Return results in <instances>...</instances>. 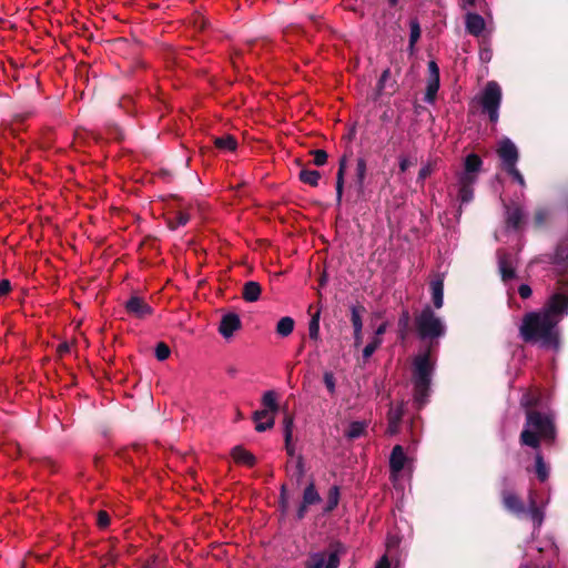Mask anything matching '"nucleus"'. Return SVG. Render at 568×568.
<instances>
[{
  "mask_svg": "<svg viewBox=\"0 0 568 568\" xmlns=\"http://www.w3.org/2000/svg\"><path fill=\"white\" fill-rule=\"evenodd\" d=\"M434 364L429 353L419 354L414 358L413 383L414 402L420 408L429 396L430 377Z\"/></svg>",
  "mask_w": 568,
  "mask_h": 568,
  "instance_id": "obj_3",
  "label": "nucleus"
},
{
  "mask_svg": "<svg viewBox=\"0 0 568 568\" xmlns=\"http://www.w3.org/2000/svg\"><path fill=\"white\" fill-rule=\"evenodd\" d=\"M433 172V168L430 164L424 165L418 173V180L424 181L426 178H428Z\"/></svg>",
  "mask_w": 568,
  "mask_h": 568,
  "instance_id": "obj_47",
  "label": "nucleus"
},
{
  "mask_svg": "<svg viewBox=\"0 0 568 568\" xmlns=\"http://www.w3.org/2000/svg\"><path fill=\"white\" fill-rule=\"evenodd\" d=\"M11 284L8 280L0 281V295H6L10 292Z\"/></svg>",
  "mask_w": 568,
  "mask_h": 568,
  "instance_id": "obj_50",
  "label": "nucleus"
},
{
  "mask_svg": "<svg viewBox=\"0 0 568 568\" xmlns=\"http://www.w3.org/2000/svg\"><path fill=\"white\" fill-rule=\"evenodd\" d=\"M514 258L506 252H498V268L504 282H507L515 276Z\"/></svg>",
  "mask_w": 568,
  "mask_h": 568,
  "instance_id": "obj_14",
  "label": "nucleus"
},
{
  "mask_svg": "<svg viewBox=\"0 0 568 568\" xmlns=\"http://www.w3.org/2000/svg\"><path fill=\"white\" fill-rule=\"evenodd\" d=\"M338 501H339V489L337 486H333L328 490L327 504L325 507V511H332L334 508H336V506L338 505Z\"/></svg>",
  "mask_w": 568,
  "mask_h": 568,
  "instance_id": "obj_33",
  "label": "nucleus"
},
{
  "mask_svg": "<svg viewBox=\"0 0 568 568\" xmlns=\"http://www.w3.org/2000/svg\"><path fill=\"white\" fill-rule=\"evenodd\" d=\"M155 356L159 361H164L170 356V348L164 343H159L155 347Z\"/></svg>",
  "mask_w": 568,
  "mask_h": 568,
  "instance_id": "obj_43",
  "label": "nucleus"
},
{
  "mask_svg": "<svg viewBox=\"0 0 568 568\" xmlns=\"http://www.w3.org/2000/svg\"><path fill=\"white\" fill-rule=\"evenodd\" d=\"M415 326L422 339H437L446 334L445 321L437 316L429 305L415 316Z\"/></svg>",
  "mask_w": 568,
  "mask_h": 568,
  "instance_id": "obj_5",
  "label": "nucleus"
},
{
  "mask_svg": "<svg viewBox=\"0 0 568 568\" xmlns=\"http://www.w3.org/2000/svg\"><path fill=\"white\" fill-rule=\"evenodd\" d=\"M409 323H410L409 313H408V311H404L400 314L399 320H398L399 335H400V338H403V339L407 335V332H408V328H409Z\"/></svg>",
  "mask_w": 568,
  "mask_h": 568,
  "instance_id": "obj_35",
  "label": "nucleus"
},
{
  "mask_svg": "<svg viewBox=\"0 0 568 568\" xmlns=\"http://www.w3.org/2000/svg\"><path fill=\"white\" fill-rule=\"evenodd\" d=\"M382 337L374 336L372 341L363 348V359L366 362L375 353V351L382 345Z\"/></svg>",
  "mask_w": 568,
  "mask_h": 568,
  "instance_id": "obj_32",
  "label": "nucleus"
},
{
  "mask_svg": "<svg viewBox=\"0 0 568 568\" xmlns=\"http://www.w3.org/2000/svg\"><path fill=\"white\" fill-rule=\"evenodd\" d=\"M398 544H399V538L396 535H389L387 537L386 547H387L388 551L393 548H396L398 546Z\"/></svg>",
  "mask_w": 568,
  "mask_h": 568,
  "instance_id": "obj_48",
  "label": "nucleus"
},
{
  "mask_svg": "<svg viewBox=\"0 0 568 568\" xmlns=\"http://www.w3.org/2000/svg\"><path fill=\"white\" fill-rule=\"evenodd\" d=\"M351 321L354 328V345L357 347L361 345L363 336V321H362V311L357 306H353L351 308Z\"/></svg>",
  "mask_w": 568,
  "mask_h": 568,
  "instance_id": "obj_19",
  "label": "nucleus"
},
{
  "mask_svg": "<svg viewBox=\"0 0 568 568\" xmlns=\"http://www.w3.org/2000/svg\"><path fill=\"white\" fill-rule=\"evenodd\" d=\"M295 322L290 316L282 317L276 324V333L282 337H287L294 329Z\"/></svg>",
  "mask_w": 568,
  "mask_h": 568,
  "instance_id": "obj_27",
  "label": "nucleus"
},
{
  "mask_svg": "<svg viewBox=\"0 0 568 568\" xmlns=\"http://www.w3.org/2000/svg\"><path fill=\"white\" fill-rule=\"evenodd\" d=\"M284 494H285V487L283 486L282 487V491H281V497H282V500L284 501Z\"/></svg>",
  "mask_w": 568,
  "mask_h": 568,
  "instance_id": "obj_63",
  "label": "nucleus"
},
{
  "mask_svg": "<svg viewBox=\"0 0 568 568\" xmlns=\"http://www.w3.org/2000/svg\"><path fill=\"white\" fill-rule=\"evenodd\" d=\"M503 504L508 511L517 516L526 514V508L521 500L509 490L503 491Z\"/></svg>",
  "mask_w": 568,
  "mask_h": 568,
  "instance_id": "obj_16",
  "label": "nucleus"
},
{
  "mask_svg": "<svg viewBox=\"0 0 568 568\" xmlns=\"http://www.w3.org/2000/svg\"><path fill=\"white\" fill-rule=\"evenodd\" d=\"M232 457L239 464L246 466H253L255 464V457L241 446H236L232 449Z\"/></svg>",
  "mask_w": 568,
  "mask_h": 568,
  "instance_id": "obj_23",
  "label": "nucleus"
},
{
  "mask_svg": "<svg viewBox=\"0 0 568 568\" xmlns=\"http://www.w3.org/2000/svg\"><path fill=\"white\" fill-rule=\"evenodd\" d=\"M262 404L264 408H268L272 413L278 410L277 395L274 390H267L262 396Z\"/></svg>",
  "mask_w": 568,
  "mask_h": 568,
  "instance_id": "obj_28",
  "label": "nucleus"
},
{
  "mask_svg": "<svg viewBox=\"0 0 568 568\" xmlns=\"http://www.w3.org/2000/svg\"><path fill=\"white\" fill-rule=\"evenodd\" d=\"M428 71L429 77L427 80L425 101L433 103L439 89V69L435 61L428 63Z\"/></svg>",
  "mask_w": 568,
  "mask_h": 568,
  "instance_id": "obj_9",
  "label": "nucleus"
},
{
  "mask_svg": "<svg viewBox=\"0 0 568 568\" xmlns=\"http://www.w3.org/2000/svg\"><path fill=\"white\" fill-rule=\"evenodd\" d=\"M493 58V51L489 47H481L479 51V59L484 63H488Z\"/></svg>",
  "mask_w": 568,
  "mask_h": 568,
  "instance_id": "obj_44",
  "label": "nucleus"
},
{
  "mask_svg": "<svg viewBox=\"0 0 568 568\" xmlns=\"http://www.w3.org/2000/svg\"><path fill=\"white\" fill-rule=\"evenodd\" d=\"M310 338L317 341L320 338V313H315L308 323Z\"/></svg>",
  "mask_w": 568,
  "mask_h": 568,
  "instance_id": "obj_34",
  "label": "nucleus"
},
{
  "mask_svg": "<svg viewBox=\"0 0 568 568\" xmlns=\"http://www.w3.org/2000/svg\"><path fill=\"white\" fill-rule=\"evenodd\" d=\"M285 449L290 456H294L295 448L294 445L292 444V438H290L288 442H285Z\"/></svg>",
  "mask_w": 568,
  "mask_h": 568,
  "instance_id": "obj_53",
  "label": "nucleus"
},
{
  "mask_svg": "<svg viewBox=\"0 0 568 568\" xmlns=\"http://www.w3.org/2000/svg\"><path fill=\"white\" fill-rule=\"evenodd\" d=\"M274 414L275 413H272L268 408L254 412L253 420L255 422V429L258 433L271 429L275 423Z\"/></svg>",
  "mask_w": 568,
  "mask_h": 568,
  "instance_id": "obj_13",
  "label": "nucleus"
},
{
  "mask_svg": "<svg viewBox=\"0 0 568 568\" xmlns=\"http://www.w3.org/2000/svg\"><path fill=\"white\" fill-rule=\"evenodd\" d=\"M397 3H398V0H388V4H389L390 7H395V6H397Z\"/></svg>",
  "mask_w": 568,
  "mask_h": 568,
  "instance_id": "obj_61",
  "label": "nucleus"
},
{
  "mask_svg": "<svg viewBox=\"0 0 568 568\" xmlns=\"http://www.w3.org/2000/svg\"><path fill=\"white\" fill-rule=\"evenodd\" d=\"M536 474L541 481L546 480L548 477V467L540 454L536 455Z\"/></svg>",
  "mask_w": 568,
  "mask_h": 568,
  "instance_id": "obj_36",
  "label": "nucleus"
},
{
  "mask_svg": "<svg viewBox=\"0 0 568 568\" xmlns=\"http://www.w3.org/2000/svg\"><path fill=\"white\" fill-rule=\"evenodd\" d=\"M140 568H153V567H152V564L144 562V564H142V566Z\"/></svg>",
  "mask_w": 568,
  "mask_h": 568,
  "instance_id": "obj_62",
  "label": "nucleus"
},
{
  "mask_svg": "<svg viewBox=\"0 0 568 568\" xmlns=\"http://www.w3.org/2000/svg\"><path fill=\"white\" fill-rule=\"evenodd\" d=\"M521 405H524V406L532 405V400L530 399V396L528 394L523 396Z\"/></svg>",
  "mask_w": 568,
  "mask_h": 568,
  "instance_id": "obj_57",
  "label": "nucleus"
},
{
  "mask_svg": "<svg viewBox=\"0 0 568 568\" xmlns=\"http://www.w3.org/2000/svg\"><path fill=\"white\" fill-rule=\"evenodd\" d=\"M555 436L554 422L550 415L539 412H527L526 427L520 439L524 445L539 447V439L551 440Z\"/></svg>",
  "mask_w": 568,
  "mask_h": 568,
  "instance_id": "obj_2",
  "label": "nucleus"
},
{
  "mask_svg": "<svg viewBox=\"0 0 568 568\" xmlns=\"http://www.w3.org/2000/svg\"><path fill=\"white\" fill-rule=\"evenodd\" d=\"M375 568H390L387 555H384L375 565Z\"/></svg>",
  "mask_w": 568,
  "mask_h": 568,
  "instance_id": "obj_51",
  "label": "nucleus"
},
{
  "mask_svg": "<svg viewBox=\"0 0 568 568\" xmlns=\"http://www.w3.org/2000/svg\"><path fill=\"white\" fill-rule=\"evenodd\" d=\"M341 546L326 555L325 552H314L310 555L305 562V568H337L339 565Z\"/></svg>",
  "mask_w": 568,
  "mask_h": 568,
  "instance_id": "obj_8",
  "label": "nucleus"
},
{
  "mask_svg": "<svg viewBox=\"0 0 568 568\" xmlns=\"http://www.w3.org/2000/svg\"><path fill=\"white\" fill-rule=\"evenodd\" d=\"M432 301L436 308L444 305V280L442 275H436L429 283Z\"/></svg>",
  "mask_w": 568,
  "mask_h": 568,
  "instance_id": "obj_17",
  "label": "nucleus"
},
{
  "mask_svg": "<svg viewBox=\"0 0 568 568\" xmlns=\"http://www.w3.org/2000/svg\"><path fill=\"white\" fill-rule=\"evenodd\" d=\"M296 469H297L298 477H302L304 475V466H303V462H302L301 457L297 459Z\"/></svg>",
  "mask_w": 568,
  "mask_h": 568,
  "instance_id": "obj_56",
  "label": "nucleus"
},
{
  "mask_svg": "<svg viewBox=\"0 0 568 568\" xmlns=\"http://www.w3.org/2000/svg\"><path fill=\"white\" fill-rule=\"evenodd\" d=\"M406 462L407 457L403 447L400 445H396L389 457V468L393 479H396L397 475L404 469Z\"/></svg>",
  "mask_w": 568,
  "mask_h": 568,
  "instance_id": "obj_12",
  "label": "nucleus"
},
{
  "mask_svg": "<svg viewBox=\"0 0 568 568\" xmlns=\"http://www.w3.org/2000/svg\"><path fill=\"white\" fill-rule=\"evenodd\" d=\"M554 264L561 274H568V239L562 241L555 253Z\"/></svg>",
  "mask_w": 568,
  "mask_h": 568,
  "instance_id": "obj_15",
  "label": "nucleus"
},
{
  "mask_svg": "<svg viewBox=\"0 0 568 568\" xmlns=\"http://www.w3.org/2000/svg\"><path fill=\"white\" fill-rule=\"evenodd\" d=\"M190 220V215L185 212H178L174 220L169 222V225L172 230L178 229L179 226L185 225Z\"/></svg>",
  "mask_w": 568,
  "mask_h": 568,
  "instance_id": "obj_39",
  "label": "nucleus"
},
{
  "mask_svg": "<svg viewBox=\"0 0 568 568\" xmlns=\"http://www.w3.org/2000/svg\"><path fill=\"white\" fill-rule=\"evenodd\" d=\"M129 313L136 317H144L151 313V307L140 297L132 296L125 304Z\"/></svg>",
  "mask_w": 568,
  "mask_h": 568,
  "instance_id": "obj_18",
  "label": "nucleus"
},
{
  "mask_svg": "<svg viewBox=\"0 0 568 568\" xmlns=\"http://www.w3.org/2000/svg\"><path fill=\"white\" fill-rule=\"evenodd\" d=\"M483 111L489 116L493 123L499 119V106L501 102V88L496 81L487 82L479 98Z\"/></svg>",
  "mask_w": 568,
  "mask_h": 568,
  "instance_id": "obj_7",
  "label": "nucleus"
},
{
  "mask_svg": "<svg viewBox=\"0 0 568 568\" xmlns=\"http://www.w3.org/2000/svg\"><path fill=\"white\" fill-rule=\"evenodd\" d=\"M389 77H390V70L389 69L384 70L378 80V83H377V89L379 92L385 89L386 81L389 79Z\"/></svg>",
  "mask_w": 568,
  "mask_h": 568,
  "instance_id": "obj_46",
  "label": "nucleus"
},
{
  "mask_svg": "<svg viewBox=\"0 0 568 568\" xmlns=\"http://www.w3.org/2000/svg\"><path fill=\"white\" fill-rule=\"evenodd\" d=\"M313 154V163L317 166H322L327 161V153L324 150H314Z\"/></svg>",
  "mask_w": 568,
  "mask_h": 568,
  "instance_id": "obj_42",
  "label": "nucleus"
},
{
  "mask_svg": "<svg viewBox=\"0 0 568 568\" xmlns=\"http://www.w3.org/2000/svg\"><path fill=\"white\" fill-rule=\"evenodd\" d=\"M214 143L215 146L219 148L220 150L233 151L236 149V141L231 135L216 138Z\"/></svg>",
  "mask_w": 568,
  "mask_h": 568,
  "instance_id": "obj_31",
  "label": "nucleus"
},
{
  "mask_svg": "<svg viewBox=\"0 0 568 568\" xmlns=\"http://www.w3.org/2000/svg\"><path fill=\"white\" fill-rule=\"evenodd\" d=\"M97 521H98L99 527H101V528L108 527V525L110 524V517H109L108 513L104 510L99 511Z\"/></svg>",
  "mask_w": 568,
  "mask_h": 568,
  "instance_id": "obj_45",
  "label": "nucleus"
},
{
  "mask_svg": "<svg viewBox=\"0 0 568 568\" xmlns=\"http://www.w3.org/2000/svg\"><path fill=\"white\" fill-rule=\"evenodd\" d=\"M367 427L368 423L365 420L352 422L345 435L348 439H356L365 434Z\"/></svg>",
  "mask_w": 568,
  "mask_h": 568,
  "instance_id": "obj_25",
  "label": "nucleus"
},
{
  "mask_svg": "<svg viewBox=\"0 0 568 568\" xmlns=\"http://www.w3.org/2000/svg\"><path fill=\"white\" fill-rule=\"evenodd\" d=\"M528 515L530 519L532 520L534 525L536 527H540L544 520V513L539 507L536 505V500L534 498V495L530 494L529 496V508H528Z\"/></svg>",
  "mask_w": 568,
  "mask_h": 568,
  "instance_id": "obj_26",
  "label": "nucleus"
},
{
  "mask_svg": "<svg viewBox=\"0 0 568 568\" xmlns=\"http://www.w3.org/2000/svg\"><path fill=\"white\" fill-rule=\"evenodd\" d=\"M261 285L255 281H248L243 286V298L246 302H256L261 295Z\"/></svg>",
  "mask_w": 568,
  "mask_h": 568,
  "instance_id": "obj_22",
  "label": "nucleus"
},
{
  "mask_svg": "<svg viewBox=\"0 0 568 568\" xmlns=\"http://www.w3.org/2000/svg\"><path fill=\"white\" fill-rule=\"evenodd\" d=\"M403 415H404L403 404L389 408L387 432L390 435H395L398 433Z\"/></svg>",
  "mask_w": 568,
  "mask_h": 568,
  "instance_id": "obj_21",
  "label": "nucleus"
},
{
  "mask_svg": "<svg viewBox=\"0 0 568 568\" xmlns=\"http://www.w3.org/2000/svg\"><path fill=\"white\" fill-rule=\"evenodd\" d=\"M568 315V292L554 293L540 312L528 313L520 326L525 342L544 348L557 349L559 345L558 323Z\"/></svg>",
  "mask_w": 568,
  "mask_h": 568,
  "instance_id": "obj_1",
  "label": "nucleus"
},
{
  "mask_svg": "<svg viewBox=\"0 0 568 568\" xmlns=\"http://www.w3.org/2000/svg\"><path fill=\"white\" fill-rule=\"evenodd\" d=\"M307 506L308 505H305L304 503H302V505L298 507V509H297V518L298 519L304 518L306 510H307Z\"/></svg>",
  "mask_w": 568,
  "mask_h": 568,
  "instance_id": "obj_54",
  "label": "nucleus"
},
{
  "mask_svg": "<svg viewBox=\"0 0 568 568\" xmlns=\"http://www.w3.org/2000/svg\"><path fill=\"white\" fill-rule=\"evenodd\" d=\"M69 349H70V346L67 343L59 345V348H58L60 354H64V353L69 352Z\"/></svg>",
  "mask_w": 568,
  "mask_h": 568,
  "instance_id": "obj_58",
  "label": "nucleus"
},
{
  "mask_svg": "<svg viewBox=\"0 0 568 568\" xmlns=\"http://www.w3.org/2000/svg\"><path fill=\"white\" fill-rule=\"evenodd\" d=\"M518 293H519V295H520V297H521V298H528V297L531 295L532 291H531V288H530V286H529V285H527V284H521V285L518 287Z\"/></svg>",
  "mask_w": 568,
  "mask_h": 568,
  "instance_id": "obj_49",
  "label": "nucleus"
},
{
  "mask_svg": "<svg viewBox=\"0 0 568 568\" xmlns=\"http://www.w3.org/2000/svg\"><path fill=\"white\" fill-rule=\"evenodd\" d=\"M357 182L362 186L366 175V163L363 159L357 160L356 165Z\"/></svg>",
  "mask_w": 568,
  "mask_h": 568,
  "instance_id": "obj_41",
  "label": "nucleus"
},
{
  "mask_svg": "<svg viewBox=\"0 0 568 568\" xmlns=\"http://www.w3.org/2000/svg\"><path fill=\"white\" fill-rule=\"evenodd\" d=\"M241 327V320L234 313L225 314L219 326V332L224 338H230Z\"/></svg>",
  "mask_w": 568,
  "mask_h": 568,
  "instance_id": "obj_11",
  "label": "nucleus"
},
{
  "mask_svg": "<svg viewBox=\"0 0 568 568\" xmlns=\"http://www.w3.org/2000/svg\"><path fill=\"white\" fill-rule=\"evenodd\" d=\"M343 186H344V162L341 163V166L337 172V179H336V196H337L338 203L342 200Z\"/></svg>",
  "mask_w": 568,
  "mask_h": 568,
  "instance_id": "obj_40",
  "label": "nucleus"
},
{
  "mask_svg": "<svg viewBox=\"0 0 568 568\" xmlns=\"http://www.w3.org/2000/svg\"><path fill=\"white\" fill-rule=\"evenodd\" d=\"M497 154L503 169L521 186H526L525 179L516 168L519 153L515 143L509 138H503L497 145Z\"/></svg>",
  "mask_w": 568,
  "mask_h": 568,
  "instance_id": "obj_6",
  "label": "nucleus"
},
{
  "mask_svg": "<svg viewBox=\"0 0 568 568\" xmlns=\"http://www.w3.org/2000/svg\"><path fill=\"white\" fill-rule=\"evenodd\" d=\"M536 220L537 222L540 224L545 221V214L544 212H538L537 215H536Z\"/></svg>",
  "mask_w": 568,
  "mask_h": 568,
  "instance_id": "obj_60",
  "label": "nucleus"
},
{
  "mask_svg": "<svg viewBox=\"0 0 568 568\" xmlns=\"http://www.w3.org/2000/svg\"><path fill=\"white\" fill-rule=\"evenodd\" d=\"M476 0H463L462 2V7L464 9L468 8V7H473L475 4Z\"/></svg>",
  "mask_w": 568,
  "mask_h": 568,
  "instance_id": "obj_59",
  "label": "nucleus"
},
{
  "mask_svg": "<svg viewBox=\"0 0 568 568\" xmlns=\"http://www.w3.org/2000/svg\"><path fill=\"white\" fill-rule=\"evenodd\" d=\"M284 427V440L288 442L290 438H293V428H294V417L290 414H286L283 419Z\"/></svg>",
  "mask_w": 568,
  "mask_h": 568,
  "instance_id": "obj_37",
  "label": "nucleus"
},
{
  "mask_svg": "<svg viewBox=\"0 0 568 568\" xmlns=\"http://www.w3.org/2000/svg\"><path fill=\"white\" fill-rule=\"evenodd\" d=\"M321 501V496L318 495L317 490L315 489L314 484H310L303 494V503L305 505H314Z\"/></svg>",
  "mask_w": 568,
  "mask_h": 568,
  "instance_id": "obj_30",
  "label": "nucleus"
},
{
  "mask_svg": "<svg viewBox=\"0 0 568 568\" xmlns=\"http://www.w3.org/2000/svg\"><path fill=\"white\" fill-rule=\"evenodd\" d=\"M410 166V162L407 158H402L399 161V169L405 172Z\"/></svg>",
  "mask_w": 568,
  "mask_h": 568,
  "instance_id": "obj_52",
  "label": "nucleus"
},
{
  "mask_svg": "<svg viewBox=\"0 0 568 568\" xmlns=\"http://www.w3.org/2000/svg\"><path fill=\"white\" fill-rule=\"evenodd\" d=\"M300 179L302 182L310 184L312 186H316L321 179V174L316 170H302L300 172Z\"/></svg>",
  "mask_w": 568,
  "mask_h": 568,
  "instance_id": "obj_29",
  "label": "nucleus"
},
{
  "mask_svg": "<svg viewBox=\"0 0 568 568\" xmlns=\"http://www.w3.org/2000/svg\"><path fill=\"white\" fill-rule=\"evenodd\" d=\"M483 161L475 154L470 153L465 158L464 168L457 173V193L460 204H468L474 197V185L478 180Z\"/></svg>",
  "mask_w": 568,
  "mask_h": 568,
  "instance_id": "obj_4",
  "label": "nucleus"
},
{
  "mask_svg": "<svg viewBox=\"0 0 568 568\" xmlns=\"http://www.w3.org/2000/svg\"><path fill=\"white\" fill-rule=\"evenodd\" d=\"M386 328H387L386 323L381 324V325L376 328V331H375V336L381 337L383 334H385Z\"/></svg>",
  "mask_w": 568,
  "mask_h": 568,
  "instance_id": "obj_55",
  "label": "nucleus"
},
{
  "mask_svg": "<svg viewBox=\"0 0 568 568\" xmlns=\"http://www.w3.org/2000/svg\"><path fill=\"white\" fill-rule=\"evenodd\" d=\"M323 382L325 384V387L327 388V392L331 395H334L336 393V378L332 372H325L323 374Z\"/></svg>",
  "mask_w": 568,
  "mask_h": 568,
  "instance_id": "obj_38",
  "label": "nucleus"
},
{
  "mask_svg": "<svg viewBox=\"0 0 568 568\" xmlns=\"http://www.w3.org/2000/svg\"><path fill=\"white\" fill-rule=\"evenodd\" d=\"M505 209H506L507 229L517 231L523 221V217H524L523 210L519 206H510V205H505Z\"/></svg>",
  "mask_w": 568,
  "mask_h": 568,
  "instance_id": "obj_20",
  "label": "nucleus"
},
{
  "mask_svg": "<svg viewBox=\"0 0 568 568\" xmlns=\"http://www.w3.org/2000/svg\"><path fill=\"white\" fill-rule=\"evenodd\" d=\"M420 38V26L417 19H412L409 21V43H408V52L409 54L415 53V45Z\"/></svg>",
  "mask_w": 568,
  "mask_h": 568,
  "instance_id": "obj_24",
  "label": "nucleus"
},
{
  "mask_svg": "<svg viewBox=\"0 0 568 568\" xmlns=\"http://www.w3.org/2000/svg\"><path fill=\"white\" fill-rule=\"evenodd\" d=\"M465 28L466 31L474 37H481L486 29L485 19L474 12H467L465 16Z\"/></svg>",
  "mask_w": 568,
  "mask_h": 568,
  "instance_id": "obj_10",
  "label": "nucleus"
}]
</instances>
